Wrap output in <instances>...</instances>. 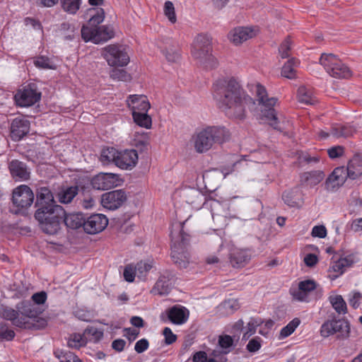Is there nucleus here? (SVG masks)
<instances>
[{"instance_id":"obj_38","label":"nucleus","mask_w":362,"mask_h":362,"mask_svg":"<svg viewBox=\"0 0 362 362\" xmlns=\"http://www.w3.org/2000/svg\"><path fill=\"white\" fill-rule=\"evenodd\" d=\"M117 150H116L113 147H107L104 148L100 155V160L105 164H108L111 162L114 163L116 165V161L117 160V156L119 154Z\"/></svg>"},{"instance_id":"obj_27","label":"nucleus","mask_w":362,"mask_h":362,"mask_svg":"<svg viewBox=\"0 0 362 362\" xmlns=\"http://www.w3.org/2000/svg\"><path fill=\"white\" fill-rule=\"evenodd\" d=\"M349 178L356 180L362 175V156L356 153L348 162L346 168Z\"/></svg>"},{"instance_id":"obj_15","label":"nucleus","mask_w":362,"mask_h":362,"mask_svg":"<svg viewBox=\"0 0 362 362\" xmlns=\"http://www.w3.org/2000/svg\"><path fill=\"white\" fill-rule=\"evenodd\" d=\"M108 224L107 217L100 214H95L85 218L84 230L88 234H96L103 231Z\"/></svg>"},{"instance_id":"obj_14","label":"nucleus","mask_w":362,"mask_h":362,"mask_svg":"<svg viewBox=\"0 0 362 362\" xmlns=\"http://www.w3.org/2000/svg\"><path fill=\"white\" fill-rule=\"evenodd\" d=\"M319 285L313 279L301 281L298 283L297 289L291 290L293 298L301 302H309V295L317 290Z\"/></svg>"},{"instance_id":"obj_34","label":"nucleus","mask_w":362,"mask_h":362,"mask_svg":"<svg viewBox=\"0 0 362 362\" xmlns=\"http://www.w3.org/2000/svg\"><path fill=\"white\" fill-rule=\"evenodd\" d=\"M329 300L332 308L339 315H344L347 313L346 303L341 296L336 295L330 296Z\"/></svg>"},{"instance_id":"obj_29","label":"nucleus","mask_w":362,"mask_h":362,"mask_svg":"<svg viewBox=\"0 0 362 362\" xmlns=\"http://www.w3.org/2000/svg\"><path fill=\"white\" fill-rule=\"evenodd\" d=\"M250 259V255L246 250H235L230 255V262L233 267H244Z\"/></svg>"},{"instance_id":"obj_42","label":"nucleus","mask_w":362,"mask_h":362,"mask_svg":"<svg viewBox=\"0 0 362 362\" xmlns=\"http://www.w3.org/2000/svg\"><path fill=\"white\" fill-rule=\"evenodd\" d=\"M35 66L42 69H55L56 65L51 61L49 58L45 56H40L36 57L33 62Z\"/></svg>"},{"instance_id":"obj_5","label":"nucleus","mask_w":362,"mask_h":362,"mask_svg":"<svg viewBox=\"0 0 362 362\" xmlns=\"http://www.w3.org/2000/svg\"><path fill=\"white\" fill-rule=\"evenodd\" d=\"M183 223H176L173 226L179 230V234L175 238L173 231L171 230L170 236L172 240L171 258L174 264L180 268H187L189 263V255L187 250L189 244V235L183 230Z\"/></svg>"},{"instance_id":"obj_26","label":"nucleus","mask_w":362,"mask_h":362,"mask_svg":"<svg viewBox=\"0 0 362 362\" xmlns=\"http://www.w3.org/2000/svg\"><path fill=\"white\" fill-rule=\"evenodd\" d=\"M128 105L134 112H147L151 107L150 102L145 95H132L127 100Z\"/></svg>"},{"instance_id":"obj_20","label":"nucleus","mask_w":362,"mask_h":362,"mask_svg":"<svg viewBox=\"0 0 362 362\" xmlns=\"http://www.w3.org/2000/svg\"><path fill=\"white\" fill-rule=\"evenodd\" d=\"M30 130V122L23 118H15L11 124V137L13 141L22 139Z\"/></svg>"},{"instance_id":"obj_56","label":"nucleus","mask_w":362,"mask_h":362,"mask_svg":"<svg viewBox=\"0 0 362 362\" xmlns=\"http://www.w3.org/2000/svg\"><path fill=\"white\" fill-rule=\"evenodd\" d=\"M124 278L128 282H133L136 275L135 267L132 265H127L124 269Z\"/></svg>"},{"instance_id":"obj_43","label":"nucleus","mask_w":362,"mask_h":362,"mask_svg":"<svg viewBox=\"0 0 362 362\" xmlns=\"http://www.w3.org/2000/svg\"><path fill=\"white\" fill-rule=\"evenodd\" d=\"M300 320L296 317L284 327L280 331V337L286 338L290 336L300 325Z\"/></svg>"},{"instance_id":"obj_25","label":"nucleus","mask_w":362,"mask_h":362,"mask_svg":"<svg viewBox=\"0 0 362 362\" xmlns=\"http://www.w3.org/2000/svg\"><path fill=\"white\" fill-rule=\"evenodd\" d=\"M41 98V92H16L14 100L17 106L30 107Z\"/></svg>"},{"instance_id":"obj_19","label":"nucleus","mask_w":362,"mask_h":362,"mask_svg":"<svg viewBox=\"0 0 362 362\" xmlns=\"http://www.w3.org/2000/svg\"><path fill=\"white\" fill-rule=\"evenodd\" d=\"M347 177H349L344 166L336 168L326 180L327 189L334 191L343 185Z\"/></svg>"},{"instance_id":"obj_22","label":"nucleus","mask_w":362,"mask_h":362,"mask_svg":"<svg viewBox=\"0 0 362 362\" xmlns=\"http://www.w3.org/2000/svg\"><path fill=\"white\" fill-rule=\"evenodd\" d=\"M174 274L171 271L165 270L159 276L153 291L160 296L168 294L172 288Z\"/></svg>"},{"instance_id":"obj_49","label":"nucleus","mask_w":362,"mask_h":362,"mask_svg":"<svg viewBox=\"0 0 362 362\" xmlns=\"http://www.w3.org/2000/svg\"><path fill=\"white\" fill-rule=\"evenodd\" d=\"M313 92H298L297 99L300 103L305 105H313L316 100L312 95Z\"/></svg>"},{"instance_id":"obj_52","label":"nucleus","mask_w":362,"mask_h":362,"mask_svg":"<svg viewBox=\"0 0 362 362\" xmlns=\"http://www.w3.org/2000/svg\"><path fill=\"white\" fill-rule=\"evenodd\" d=\"M362 298V294L359 291H353L349 294V305L354 308L356 309L360 305V300Z\"/></svg>"},{"instance_id":"obj_21","label":"nucleus","mask_w":362,"mask_h":362,"mask_svg":"<svg viewBox=\"0 0 362 362\" xmlns=\"http://www.w3.org/2000/svg\"><path fill=\"white\" fill-rule=\"evenodd\" d=\"M256 35V31L251 27H236L228 33L230 40L238 45L243 42L252 38Z\"/></svg>"},{"instance_id":"obj_37","label":"nucleus","mask_w":362,"mask_h":362,"mask_svg":"<svg viewBox=\"0 0 362 362\" xmlns=\"http://www.w3.org/2000/svg\"><path fill=\"white\" fill-rule=\"evenodd\" d=\"M298 64V61L291 58L287 61L281 69V76L287 78H293L296 76L295 67Z\"/></svg>"},{"instance_id":"obj_60","label":"nucleus","mask_w":362,"mask_h":362,"mask_svg":"<svg viewBox=\"0 0 362 362\" xmlns=\"http://www.w3.org/2000/svg\"><path fill=\"white\" fill-rule=\"evenodd\" d=\"M344 147L341 146H335L327 150V153L330 158H337L341 156L344 153Z\"/></svg>"},{"instance_id":"obj_64","label":"nucleus","mask_w":362,"mask_h":362,"mask_svg":"<svg viewBox=\"0 0 362 362\" xmlns=\"http://www.w3.org/2000/svg\"><path fill=\"white\" fill-rule=\"evenodd\" d=\"M207 360L206 352L202 351L196 352L192 358L193 362H206Z\"/></svg>"},{"instance_id":"obj_32","label":"nucleus","mask_w":362,"mask_h":362,"mask_svg":"<svg viewBox=\"0 0 362 362\" xmlns=\"http://www.w3.org/2000/svg\"><path fill=\"white\" fill-rule=\"evenodd\" d=\"M97 34L95 35V44L106 42L114 37L112 28L108 25H96Z\"/></svg>"},{"instance_id":"obj_59","label":"nucleus","mask_w":362,"mask_h":362,"mask_svg":"<svg viewBox=\"0 0 362 362\" xmlns=\"http://www.w3.org/2000/svg\"><path fill=\"white\" fill-rule=\"evenodd\" d=\"M149 343L146 339L137 341L134 346V350L137 354H141L148 349Z\"/></svg>"},{"instance_id":"obj_58","label":"nucleus","mask_w":362,"mask_h":362,"mask_svg":"<svg viewBox=\"0 0 362 362\" xmlns=\"http://www.w3.org/2000/svg\"><path fill=\"white\" fill-rule=\"evenodd\" d=\"M311 235L313 237L324 238L327 236V229L323 225L315 226L312 229Z\"/></svg>"},{"instance_id":"obj_44","label":"nucleus","mask_w":362,"mask_h":362,"mask_svg":"<svg viewBox=\"0 0 362 362\" xmlns=\"http://www.w3.org/2000/svg\"><path fill=\"white\" fill-rule=\"evenodd\" d=\"M260 320L251 318L245 328V331L243 335V340H247L252 335H253L256 332L257 327L260 325Z\"/></svg>"},{"instance_id":"obj_23","label":"nucleus","mask_w":362,"mask_h":362,"mask_svg":"<svg viewBox=\"0 0 362 362\" xmlns=\"http://www.w3.org/2000/svg\"><path fill=\"white\" fill-rule=\"evenodd\" d=\"M213 88L214 90H240L243 87L238 78L221 76L214 82Z\"/></svg>"},{"instance_id":"obj_6","label":"nucleus","mask_w":362,"mask_h":362,"mask_svg":"<svg viewBox=\"0 0 362 362\" xmlns=\"http://www.w3.org/2000/svg\"><path fill=\"white\" fill-rule=\"evenodd\" d=\"M211 42L205 35H198L192 45V54L193 57L198 59L201 64L206 67L214 68L216 66V62L211 54Z\"/></svg>"},{"instance_id":"obj_31","label":"nucleus","mask_w":362,"mask_h":362,"mask_svg":"<svg viewBox=\"0 0 362 362\" xmlns=\"http://www.w3.org/2000/svg\"><path fill=\"white\" fill-rule=\"evenodd\" d=\"M324 173L320 170L305 172L301 175V180L308 186L314 187L324 178Z\"/></svg>"},{"instance_id":"obj_12","label":"nucleus","mask_w":362,"mask_h":362,"mask_svg":"<svg viewBox=\"0 0 362 362\" xmlns=\"http://www.w3.org/2000/svg\"><path fill=\"white\" fill-rule=\"evenodd\" d=\"M95 11L96 13L89 20L90 27L83 25L81 28V37L85 42L92 41L95 43V35L97 34L96 25H98L104 20V10L97 8Z\"/></svg>"},{"instance_id":"obj_51","label":"nucleus","mask_w":362,"mask_h":362,"mask_svg":"<svg viewBox=\"0 0 362 362\" xmlns=\"http://www.w3.org/2000/svg\"><path fill=\"white\" fill-rule=\"evenodd\" d=\"M110 77L114 80L126 81L129 78V75L124 69H114L110 72Z\"/></svg>"},{"instance_id":"obj_48","label":"nucleus","mask_w":362,"mask_h":362,"mask_svg":"<svg viewBox=\"0 0 362 362\" xmlns=\"http://www.w3.org/2000/svg\"><path fill=\"white\" fill-rule=\"evenodd\" d=\"M16 337L15 332L6 325H0V340L12 341Z\"/></svg>"},{"instance_id":"obj_40","label":"nucleus","mask_w":362,"mask_h":362,"mask_svg":"<svg viewBox=\"0 0 362 362\" xmlns=\"http://www.w3.org/2000/svg\"><path fill=\"white\" fill-rule=\"evenodd\" d=\"M204 206L210 209L211 216L214 220H215L216 216L217 219H222L224 221H226V218L223 216H221L218 214L221 208V204L218 200L210 199L204 202Z\"/></svg>"},{"instance_id":"obj_35","label":"nucleus","mask_w":362,"mask_h":362,"mask_svg":"<svg viewBox=\"0 0 362 362\" xmlns=\"http://www.w3.org/2000/svg\"><path fill=\"white\" fill-rule=\"evenodd\" d=\"M132 116L134 122L141 127L150 129L152 124L151 117L146 112H134Z\"/></svg>"},{"instance_id":"obj_18","label":"nucleus","mask_w":362,"mask_h":362,"mask_svg":"<svg viewBox=\"0 0 362 362\" xmlns=\"http://www.w3.org/2000/svg\"><path fill=\"white\" fill-rule=\"evenodd\" d=\"M137 162V151L134 149H126L119 152L116 165L122 170H132Z\"/></svg>"},{"instance_id":"obj_41","label":"nucleus","mask_w":362,"mask_h":362,"mask_svg":"<svg viewBox=\"0 0 362 362\" xmlns=\"http://www.w3.org/2000/svg\"><path fill=\"white\" fill-rule=\"evenodd\" d=\"M62 9L70 14H75L80 8L81 0H60Z\"/></svg>"},{"instance_id":"obj_9","label":"nucleus","mask_w":362,"mask_h":362,"mask_svg":"<svg viewBox=\"0 0 362 362\" xmlns=\"http://www.w3.org/2000/svg\"><path fill=\"white\" fill-rule=\"evenodd\" d=\"M102 55L111 66H124L129 62L127 48L123 45H107L103 49Z\"/></svg>"},{"instance_id":"obj_13","label":"nucleus","mask_w":362,"mask_h":362,"mask_svg":"<svg viewBox=\"0 0 362 362\" xmlns=\"http://www.w3.org/2000/svg\"><path fill=\"white\" fill-rule=\"evenodd\" d=\"M127 200V194L123 189H117L104 193L101 197L102 205L110 210L119 208Z\"/></svg>"},{"instance_id":"obj_17","label":"nucleus","mask_w":362,"mask_h":362,"mask_svg":"<svg viewBox=\"0 0 362 362\" xmlns=\"http://www.w3.org/2000/svg\"><path fill=\"white\" fill-rule=\"evenodd\" d=\"M8 170L16 181H26L30 177V170L27 164L17 159L8 163Z\"/></svg>"},{"instance_id":"obj_24","label":"nucleus","mask_w":362,"mask_h":362,"mask_svg":"<svg viewBox=\"0 0 362 362\" xmlns=\"http://www.w3.org/2000/svg\"><path fill=\"white\" fill-rule=\"evenodd\" d=\"M168 320L175 325H182L189 317V310L181 305H174L166 311Z\"/></svg>"},{"instance_id":"obj_54","label":"nucleus","mask_w":362,"mask_h":362,"mask_svg":"<svg viewBox=\"0 0 362 362\" xmlns=\"http://www.w3.org/2000/svg\"><path fill=\"white\" fill-rule=\"evenodd\" d=\"M282 199L284 203L291 207L297 206V202L294 198V192L293 191H286L282 194Z\"/></svg>"},{"instance_id":"obj_2","label":"nucleus","mask_w":362,"mask_h":362,"mask_svg":"<svg viewBox=\"0 0 362 362\" xmlns=\"http://www.w3.org/2000/svg\"><path fill=\"white\" fill-rule=\"evenodd\" d=\"M16 309L5 308L2 312V317L11 322L12 325L21 329H32L34 324L30 319L35 318L39 312L35 305L30 300H23L18 303Z\"/></svg>"},{"instance_id":"obj_28","label":"nucleus","mask_w":362,"mask_h":362,"mask_svg":"<svg viewBox=\"0 0 362 362\" xmlns=\"http://www.w3.org/2000/svg\"><path fill=\"white\" fill-rule=\"evenodd\" d=\"M85 217L82 213H73L66 214L65 212L63 216L62 224L64 223L68 228L78 229L83 226L84 228Z\"/></svg>"},{"instance_id":"obj_57","label":"nucleus","mask_w":362,"mask_h":362,"mask_svg":"<svg viewBox=\"0 0 362 362\" xmlns=\"http://www.w3.org/2000/svg\"><path fill=\"white\" fill-rule=\"evenodd\" d=\"M262 339L259 337H255L249 341L247 344V349L250 352H256L261 348Z\"/></svg>"},{"instance_id":"obj_47","label":"nucleus","mask_w":362,"mask_h":362,"mask_svg":"<svg viewBox=\"0 0 362 362\" xmlns=\"http://www.w3.org/2000/svg\"><path fill=\"white\" fill-rule=\"evenodd\" d=\"M60 32L64 35V39L71 40L74 39L75 27L68 22H64L60 25Z\"/></svg>"},{"instance_id":"obj_11","label":"nucleus","mask_w":362,"mask_h":362,"mask_svg":"<svg viewBox=\"0 0 362 362\" xmlns=\"http://www.w3.org/2000/svg\"><path fill=\"white\" fill-rule=\"evenodd\" d=\"M122 181L118 174L101 173L91 179L90 184L95 189L107 190L120 185Z\"/></svg>"},{"instance_id":"obj_1","label":"nucleus","mask_w":362,"mask_h":362,"mask_svg":"<svg viewBox=\"0 0 362 362\" xmlns=\"http://www.w3.org/2000/svg\"><path fill=\"white\" fill-rule=\"evenodd\" d=\"M254 97L246 94V92H215L214 95L217 105L230 118L243 119L245 117V107L250 111H256L259 108L262 115L269 121L274 129H278V118L274 107L278 98L269 97L267 92H252Z\"/></svg>"},{"instance_id":"obj_61","label":"nucleus","mask_w":362,"mask_h":362,"mask_svg":"<svg viewBox=\"0 0 362 362\" xmlns=\"http://www.w3.org/2000/svg\"><path fill=\"white\" fill-rule=\"evenodd\" d=\"M47 299V293L45 291L35 293L32 296L33 303L35 305L43 304Z\"/></svg>"},{"instance_id":"obj_16","label":"nucleus","mask_w":362,"mask_h":362,"mask_svg":"<svg viewBox=\"0 0 362 362\" xmlns=\"http://www.w3.org/2000/svg\"><path fill=\"white\" fill-rule=\"evenodd\" d=\"M35 206L37 209H42L59 206L54 200L53 193L48 187H38L36 189V201Z\"/></svg>"},{"instance_id":"obj_33","label":"nucleus","mask_w":362,"mask_h":362,"mask_svg":"<svg viewBox=\"0 0 362 362\" xmlns=\"http://www.w3.org/2000/svg\"><path fill=\"white\" fill-rule=\"evenodd\" d=\"M154 261L153 259H147L146 261H140L135 267L136 276L141 281L146 280L148 272L153 268Z\"/></svg>"},{"instance_id":"obj_46","label":"nucleus","mask_w":362,"mask_h":362,"mask_svg":"<svg viewBox=\"0 0 362 362\" xmlns=\"http://www.w3.org/2000/svg\"><path fill=\"white\" fill-rule=\"evenodd\" d=\"M218 345L224 350V353L230 352V349L234 346L233 338L228 334L221 335L218 337Z\"/></svg>"},{"instance_id":"obj_3","label":"nucleus","mask_w":362,"mask_h":362,"mask_svg":"<svg viewBox=\"0 0 362 362\" xmlns=\"http://www.w3.org/2000/svg\"><path fill=\"white\" fill-rule=\"evenodd\" d=\"M64 215V209L59 205L36 209L34 216L45 233L56 235L62 229V219Z\"/></svg>"},{"instance_id":"obj_45","label":"nucleus","mask_w":362,"mask_h":362,"mask_svg":"<svg viewBox=\"0 0 362 362\" xmlns=\"http://www.w3.org/2000/svg\"><path fill=\"white\" fill-rule=\"evenodd\" d=\"M167 60L170 62H176L180 58L178 48L175 45H171L163 50Z\"/></svg>"},{"instance_id":"obj_30","label":"nucleus","mask_w":362,"mask_h":362,"mask_svg":"<svg viewBox=\"0 0 362 362\" xmlns=\"http://www.w3.org/2000/svg\"><path fill=\"white\" fill-rule=\"evenodd\" d=\"M78 193L77 185L62 187L57 194V198L62 204H69Z\"/></svg>"},{"instance_id":"obj_55","label":"nucleus","mask_w":362,"mask_h":362,"mask_svg":"<svg viewBox=\"0 0 362 362\" xmlns=\"http://www.w3.org/2000/svg\"><path fill=\"white\" fill-rule=\"evenodd\" d=\"M163 334L164 336V342L167 345H170L177 340V336L173 334L169 327H166L163 329Z\"/></svg>"},{"instance_id":"obj_4","label":"nucleus","mask_w":362,"mask_h":362,"mask_svg":"<svg viewBox=\"0 0 362 362\" xmlns=\"http://www.w3.org/2000/svg\"><path fill=\"white\" fill-rule=\"evenodd\" d=\"M229 138L230 132L224 127H208L194 136V148L198 153H204L209 151L214 144H223Z\"/></svg>"},{"instance_id":"obj_63","label":"nucleus","mask_w":362,"mask_h":362,"mask_svg":"<svg viewBox=\"0 0 362 362\" xmlns=\"http://www.w3.org/2000/svg\"><path fill=\"white\" fill-rule=\"evenodd\" d=\"M126 345V341L122 339H117L112 341V348L118 352H121L124 350Z\"/></svg>"},{"instance_id":"obj_39","label":"nucleus","mask_w":362,"mask_h":362,"mask_svg":"<svg viewBox=\"0 0 362 362\" xmlns=\"http://www.w3.org/2000/svg\"><path fill=\"white\" fill-rule=\"evenodd\" d=\"M87 344L84 332L83 334L74 333L69 336L67 344L71 348L80 349Z\"/></svg>"},{"instance_id":"obj_8","label":"nucleus","mask_w":362,"mask_h":362,"mask_svg":"<svg viewBox=\"0 0 362 362\" xmlns=\"http://www.w3.org/2000/svg\"><path fill=\"white\" fill-rule=\"evenodd\" d=\"M350 323L346 319H332L326 320L320 327V335L327 338L337 334V338L340 340L346 339L350 336Z\"/></svg>"},{"instance_id":"obj_62","label":"nucleus","mask_w":362,"mask_h":362,"mask_svg":"<svg viewBox=\"0 0 362 362\" xmlns=\"http://www.w3.org/2000/svg\"><path fill=\"white\" fill-rule=\"evenodd\" d=\"M332 269L334 272L337 273V274L335 276V278H337L339 276L344 273L346 268L344 267L343 262L339 259L333 264Z\"/></svg>"},{"instance_id":"obj_10","label":"nucleus","mask_w":362,"mask_h":362,"mask_svg":"<svg viewBox=\"0 0 362 362\" xmlns=\"http://www.w3.org/2000/svg\"><path fill=\"white\" fill-rule=\"evenodd\" d=\"M34 197L33 192L28 185H21L16 187L12 193V202L17 208L15 213H20L21 210L30 207L33 203Z\"/></svg>"},{"instance_id":"obj_7","label":"nucleus","mask_w":362,"mask_h":362,"mask_svg":"<svg viewBox=\"0 0 362 362\" xmlns=\"http://www.w3.org/2000/svg\"><path fill=\"white\" fill-rule=\"evenodd\" d=\"M320 63L326 72L332 77L339 79H347L352 75V71L337 55L322 53Z\"/></svg>"},{"instance_id":"obj_36","label":"nucleus","mask_w":362,"mask_h":362,"mask_svg":"<svg viewBox=\"0 0 362 362\" xmlns=\"http://www.w3.org/2000/svg\"><path fill=\"white\" fill-rule=\"evenodd\" d=\"M84 334L87 343L88 341L97 343L103 338V332L101 329L88 326L85 329Z\"/></svg>"},{"instance_id":"obj_50","label":"nucleus","mask_w":362,"mask_h":362,"mask_svg":"<svg viewBox=\"0 0 362 362\" xmlns=\"http://www.w3.org/2000/svg\"><path fill=\"white\" fill-rule=\"evenodd\" d=\"M164 13L171 23H174L176 22L175 8L173 4L171 1H167L165 2Z\"/></svg>"},{"instance_id":"obj_53","label":"nucleus","mask_w":362,"mask_h":362,"mask_svg":"<svg viewBox=\"0 0 362 362\" xmlns=\"http://www.w3.org/2000/svg\"><path fill=\"white\" fill-rule=\"evenodd\" d=\"M291 40L288 37L280 45L279 48V54L281 58H287L289 57V52L291 50Z\"/></svg>"}]
</instances>
